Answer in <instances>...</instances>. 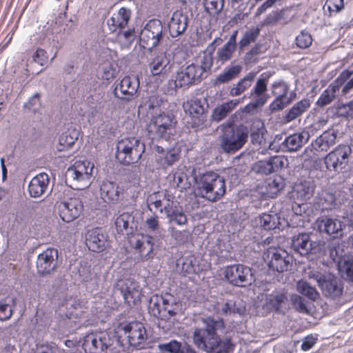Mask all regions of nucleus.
I'll return each mask as SVG.
<instances>
[{"instance_id":"1a4fd4ad","label":"nucleus","mask_w":353,"mask_h":353,"mask_svg":"<svg viewBox=\"0 0 353 353\" xmlns=\"http://www.w3.org/2000/svg\"><path fill=\"white\" fill-rule=\"evenodd\" d=\"M308 277L316 281L326 296L334 299L342 294V287L337 278L330 273L323 274L316 271H310Z\"/></svg>"},{"instance_id":"e433bc0d","label":"nucleus","mask_w":353,"mask_h":353,"mask_svg":"<svg viewBox=\"0 0 353 353\" xmlns=\"http://www.w3.org/2000/svg\"><path fill=\"white\" fill-rule=\"evenodd\" d=\"M256 73L254 72H249L243 79L239 80L236 83L233 84L230 90V95L232 97H237L243 93L245 90L251 87L255 79Z\"/></svg>"},{"instance_id":"5701e85b","label":"nucleus","mask_w":353,"mask_h":353,"mask_svg":"<svg viewBox=\"0 0 353 353\" xmlns=\"http://www.w3.org/2000/svg\"><path fill=\"white\" fill-rule=\"evenodd\" d=\"M123 297L129 305L135 304L141 301V289L140 286L132 279L121 280L117 283Z\"/></svg>"},{"instance_id":"a19ab883","label":"nucleus","mask_w":353,"mask_h":353,"mask_svg":"<svg viewBox=\"0 0 353 353\" xmlns=\"http://www.w3.org/2000/svg\"><path fill=\"white\" fill-rule=\"evenodd\" d=\"M240 103L239 99H232L217 106L212 112V117L214 121H220L225 118Z\"/></svg>"},{"instance_id":"680f3d73","label":"nucleus","mask_w":353,"mask_h":353,"mask_svg":"<svg viewBox=\"0 0 353 353\" xmlns=\"http://www.w3.org/2000/svg\"><path fill=\"white\" fill-rule=\"evenodd\" d=\"M173 301L172 302L163 301V314L168 313L170 316H173L179 310V303L176 302V299L172 296Z\"/></svg>"},{"instance_id":"2f4dec72","label":"nucleus","mask_w":353,"mask_h":353,"mask_svg":"<svg viewBox=\"0 0 353 353\" xmlns=\"http://www.w3.org/2000/svg\"><path fill=\"white\" fill-rule=\"evenodd\" d=\"M105 244V237L101 232V229L95 228L89 230L86 235V245L88 249L92 252H99Z\"/></svg>"},{"instance_id":"a211bd4d","label":"nucleus","mask_w":353,"mask_h":353,"mask_svg":"<svg viewBox=\"0 0 353 353\" xmlns=\"http://www.w3.org/2000/svg\"><path fill=\"white\" fill-rule=\"evenodd\" d=\"M57 208L61 219L69 223L80 215L83 205L77 198H68L58 203Z\"/></svg>"},{"instance_id":"3c124183","label":"nucleus","mask_w":353,"mask_h":353,"mask_svg":"<svg viewBox=\"0 0 353 353\" xmlns=\"http://www.w3.org/2000/svg\"><path fill=\"white\" fill-rule=\"evenodd\" d=\"M296 288L299 293L307 296L311 300H316L319 296L316 289L305 281H299L297 283Z\"/></svg>"},{"instance_id":"393cba45","label":"nucleus","mask_w":353,"mask_h":353,"mask_svg":"<svg viewBox=\"0 0 353 353\" xmlns=\"http://www.w3.org/2000/svg\"><path fill=\"white\" fill-rule=\"evenodd\" d=\"M139 88V79L137 76H125L116 86L114 93L117 97L123 96L124 99H129L134 96Z\"/></svg>"},{"instance_id":"cd10ccee","label":"nucleus","mask_w":353,"mask_h":353,"mask_svg":"<svg viewBox=\"0 0 353 353\" xmlns=\"http://www.w3.org/2000/svg\"><path fill=\"white\" fill-rule=\"evenodd\" d=\"M188 19L181 11H175L169 22V32L172 37L182 34L188 27Z\"/></svg>"},{"instance_id":"c03bdc74","label":"nucleus","mask_w":353,"mask_h":353,"mask_svg":"<svg viewBox=\"0 0 353 353\" xmlns=\"http://www.w3.org/2000/svg\"><path fill=\"white\" fill-rule=\"evenodd\" d=\"M265 130L261 120L253 122L251 128V139L254 144L263 145L265 144Z\"/></svg>"},{"instance_id":"8fccbe9b","label":"nucleus","mask_w":353,"mask_h":353,"mask_svg":"<svg viewBox=\"0 0 353 353\" xmlns=\"http://www.w3.org/2000/svg\"><path fill=\"white\" fill-rule=\"evenodd\" d=\"M257 221L265 230H272L276 228L279 224V218L276 214H263L259 216Z\"/></svg>"},{"instance_id":"423d86ee","label":"nucleus","mask_w":353,"mask_h":353,"mask_svg":"<svg viewBox=\"0 0 353 353\" xmlns=\"http://www.w3.org/2000/svg\"><path fill=\"white\" fill-rule=\"evenodd\" d=\"M176 121L172 115L161 112L152 117L147 125V131L151 139H168L175 132Z\"/></svg>"},{"instance_id":"a18cd8bd","label":"nucleus","mask_w":353,"mask_h":353,"mask_svg":"<svg viewBox=\"0 0 353 353\" xmlns=\"http://www.w3.org/2000/svg\"><path fill=\"white\" fill-rule=\"evenodd\" d=\"M310 101L307 99H304L297 102L286 114L285 121L287 122H290L296 119L303 112H305L306 110L310 106Z\"/></svg>"},{"instance_id":"c85d7f7f","label":"nucleus","mask_w":353,"mask_h":353,"mask_svg":"<svg viewBox=\"0 0 353 353\" xmlns=\"http://www.w3.org/2000/svg\"><path fill=\"white\" fill-rule=\"evenodd\" d=\"M130 17L131 11L130 9L123 7L119 8L108 20V26L110 31L114 32L117 30L124 28L128 24Z\"/></svg>"},{"instance_id":"20e7f679","label":"nucleus","mask_w":353,"mask_h":353,"mask_svg":"<svg viewBox=\"0 0 353 353\" xmlns=\"http://www.w3.org/2000/svg\"><path fill=\"white\" fill-rule=\"evenodd\" d=\"M118 343H128L131 346L140 347L145 342L147 335L143 325L138 321L120 324L116 331Z\"/></svg>"},{"instance_id":"338daca9","label":"nucleus","mask_w":353,"mask_h":353,"mask_svg":"<svg viewBox=\"0 0 353 353\" xmlns=\"http://www.w3.org/2000/svg\"><path fill=\"white\" fill-rule=\"evenodd\" d=\"M101 76L105 80H110L114 77V70L110 63H105L101 66Z\"/></svg>"},{"instance_id":"09e8293b","label":"nucleus","mask_w":353,"mask_h":353,"mask_svg":"<svg viewBox=\"0 0 353 353\" xmlns=\"http://www.w3.org/2000/svg\"><path fill=\"white\" fill-rule=\"evenodd\" d=\"M241 66L232 65L226 68L219 74L215 80L216 83H225L234 79L241 72Z\"/></svg>"},{"instance_id":"603ef678","label":"nucleus","mask_w":353,"mask_h":353,"mask_svg":"<svg viewBox=\"0 0 353 353\" xmlns=\"http://www.w3.org/2000/svg\"><path fill=\"white\" fill-rule=\"evenodd\" d=\"M287 301V297L283 293H273L266 298V305L270 309L278 310L280 306Z\"/></svg>"},{"instance_id":"de8ad7c7","label":"nucleus","mask_w":353,"mask_h":353,"mask_svg":"<svg viewBox=\"0 0 353 353\" xmlns=\"http://www.w3.org/2000/svg\"><path fill=\"white\" fill-rule=\"evenodd\" d=\"M145 111H148V115L151 116V117L159 114V106L157 97L152 96L146 102L140 105L139 112L143 113Z\"/></svg>"},{"instance_id":"f8f14e48","label":"nucleus","mask_w":353,"mask_h":353,"mask_svg":"<svg viewBox=\"0 0 353 353\" xmlns=\"http://www.w3.org/2000/svg\"><path fill=\"white\" fill-rule=\"evenodd\" d=\"M163 26L158 19L148 21L140 33V43L143 48L152 50L162 38Z\"/></svg>"},{"instance_id":"72a5a7b5","label":"nucleus","mask_w":353,"mask_h":353,"mask_svg":"<svg viewBox=\"0 0 353 353\" xmlns=\"http://www.w3.org/2000/svg\"><path fill=\"white\" fill-rule=\"evenodd\" d=\"M133 212H123L117 217L115 220V227L119 233L123 234L125 232L128 234V230H132L137 227V223L134 221Z\"/></svg>"},{"instance_id":"f704fd0d","label":"nucleus","mask_w":353,"mask_h":353,"mask_svg":"<svg viewBox=\"0 0 353 353\" xmlns=\"http://www.w3.org/2000/svg\"><path fill=\"white\" fill-rule=\"evenodd\" d=\"M310 134L307 131H303L301 133H296L285 138L283 143L289 151H296L307 143Z\"/></svg>"},{"instance_id":"0e129e2a","label":"nucleus","mask_w":353,"mask_h":353,"mask_svg":"<svg viewBox=\"0 0 353 353\" xmlns=\"http://www.w3.org/2000/svg\"><path fill=\"white\" fill-rule=\"evenodd\" d=\"M291 301L296 310L303 313H308V310L303 302V299L300 296L297 294L292 295Z\"/></svg>"},{"instance_id":"2eb2a0df","label":"nucleus","mask_w":353,"mask_h":353,"mask_svg":"<svg viewBox=\"0 0 353 353\" xmlns=\"http://www.w3.org/2000/svg\"><path fill=\"white\" fill-rule=\"evenodd\" d=\"M269 77L262 74L256 81L250 92L252 101L244 108V112H250L259 107L263 106L268 100L267 94Z\"/></svg>"},{"instance_id":"7ed1b4c3","label":"nucleus","mask_w":353,"mask_h":353,"mask_svg":"<svg viewBox=\"0 0 353 353\" xmlns=\"http://www.w3.org/2000/svg\"><path fill=\"white\" fill-rule=\"evenodd\" d=\"M292 245L294 250L301 255L305 256L309 253L318 256L326 255L327 253L330 258L335 259L337 252L334 245L331 242L312 241L310 235L307 233H301L293 237Z\"/></svg>"},{"instance_id":"9d476101","label":"nucleus","mask_w":353,"mask_h":353,"mask_svg":"<svg viewBox=\"0 0 353 353\" xmlns=\"http://www.w3.org/2000/svg\"><path fill=\"white\" fill-rule=\"evenodd\" d=\"M115 341L107 332L87 334L83 340V347L86 353H102Z\"/></svg>"},{"instance_id":"dca6fc26","label":"nucleus","mask_w":353,"mask_h":353,"mask_svg":"<svg viewBox=\"0 0 353 353\" xmlns=\"http://www.w3.org/2000/svg\"><path fill=\"white\" fill-rule=\"evenodd\" d=\"M151 236L137 233L129 238L130 246L141 258L144 260L151 259L154 256V244Z\"/></svg>"},{"instance_id":"c756f323","label":"nucleus","mask_w":353,"mask_h":353,"mask_svg":"<svg viewBox=\"0 0 353 353\" xmlns=\"http://www.w3.org/2000/svg\"><path fill=\"white\" fill-rule=\"evenodd\" d=\"M99 192L101 198L105 203H116L120 199L121 193L119 187L109 181H103L100 184Z\"/></svg>"},{"instance_id":"f257e3e1","label":"nucleus","mask_w":353,"mask_h":353,"mask_svg":"<svg viewBox=\"0 0 353 353\" xmlns=\"http://www.w3.org/2000/svg\"><path fill=\"white\" fill-rule=\"evenodd\" d=\"M205 328H196L193 332L194 343L208 353H230L233 345L229 339L221 340L216 332L223 328L222 320L212 318L202 319Z\"/></svg>"},{"instance_id":"a878e982","label":"nucleus","mask_w":353,"mask_h":353,"mask_svg":"<svg viewBox=\"0 0 353 353\" xmlns=\"http://www.w3.org/2000/svg\"><path fill=\"white\" fill-rule=\"evenodd\" d=\"M352 74V73L350 71H343L336 79L335 85H330L321 93L316 101V105L320 107H323L330 104L335 97L336 90L339 89Z\"/></svg>"},{"instance_id":"4be33fe9","label":"nucleus","mask_w":353,"mask_h":353,"mask_svg":"<svg viewBox=\"0 0 353 353\" xmlns=\"http://www.w3.org/2000/svg\"><path fill=\"white\" fill-rule=\"evenodd\" d=\"M148 67L153 76L165 77L172 69L170 55L164 52H155Z\"/></svg>"},{"instance_id":"7c9ffc66","label":"nucleus","mask_w":353,"mask_h":353,"mask_svg":"<svg viewBox=\"0 0 353 353\" xmlns=\"http://www.w3.org/2000/svg\"><path fill=\"white\" fill-rule=\"evenodd\" d=\"M314 188V183L310 181L297 183L293 188L292 197L297 201H306L313 196Z\"/></svg>"},{"instance_id":"f03ea898","label":"nucleus","mask_w":353,"mask_h":353,"mask_svg":"<svg viewBox=\"0 0 353 353\" xmlns=\"http://www.w3.org/2000/svg\"><path fill=\"white\" fill-rule=\"evenodd\" d=\"M194 180L197 195L210 201L219 200L225 193V180L214 172L203 173Z\"/></svg>"},{"instance_id":"6e6d98bb","label":"nucleus","mask_w":353,"mask_h":353,"mask_svg":"<svg viewBox=\"0 0 353 353\" xmlns=\"http://www.w3.org/2000/svg\"><path fill=\"white\" fill-rule=\"evenodd\" d=\"M224 2L225 0H204V6L210 14L216 15L222 11Z\"/></svg>"},{"instance_id":"5fc2aeb1","label":"nucleus","mask_w":353,"mask_h":353,"mask_svg":"<svg viewBox=\"0 0 353 353\" xmlns=\"http://www.w3.org/2000/svg\"><path fill=\"white\" fill-rule=\"evenodd\" d=\"M260 33V28L258 26L252 27L248 29L243 34L240 41L241 48H243L249 45L251 42H254Z\"/></svg>"},{"instance_id":"864d4df0","label":"nucleus","mask_w":353,"mask_h":353,"mask_svg":"<svg viewBox=\"0 0 353 353\" xmlns=\"http://www.w3.org/2000/svg\"><path fill=\"white\" fill-rule=\"evenodd\" d=\"M335 203V196L332 193L322 192L319 196L318 204L323 210L331 209Z\"/></svg>"},{"instance_id":"f3484780","label":"nucleus","mask_w":353,"mask_h":353,"mask_svg":"<svg viewBox=\"0 0 353 353\" xmlns=\"http://www.w3.org/2000/svg\"><path fill=\"white\" fill-rule=\"evenodd\" d=\"M264 259L267 261L270 268L279 272L288 270L290 260L286 251L275 248H269L265 253Z\"/></svg>"},{"instance_id":"4d7b16f0","label":"nucleus","mask_w":353,"mask_h":353,"mask_svg":"<svg viewBox=\"0 0 353 353\" xmlns=\"http://www.w3.org/2000/svg\"><path fill=\"white\" fill-rule=\"evenodd\" d=\"M158 347L162 353H179L181 350V343L173 340L169 343L159 344Z\"/></svg>"},{"instance_id":"39448f33","label":"nucleus","mask_w":353,"mask_h":353,"mask_svg":"<svg viewBox=\"0 0 353 353\" xmlns=\"http://www.w3.org/2000/svg\"><path fill=\"white\" fill-rule=\"evenodd\" d=\"M145 152V145L137 138H127L118 141L116 158L123 164L137 163Z\"/></svg>"},{"instance_id":"ddd939ff","label":"nucleus","mask_w":353,"mask_h":353,"mask_svg":"<svg viewBox=\"0 0 353 353\" xmlns=\"http://www.w3.org/2000/svg\"><path fill=\"white\" fill-rule=\"evenodd\" d=\"M352 154L350 146L340 145L327 154L325 158V163L328 170L337 172L345 169L348 165L349 157Z\"/></svg>"},{"instance_id":"ea45409f","label":"nucleus","mask_w":353,"mask_h":353,"mask_svg":"<svg viewBox=\"0 0 353 353\" xmlns=\"http://www.w3.org/2000/svg\"><path fill=\"white\" fill-rule=\"evenodd\" d=\"M193 170L190 167L188 168L185 166L179 167L174 174V183L181 189L189 188L191 185V181L188 177V174H191Z\"/></svg>"},{"instance_id":"4468645a","label":"nucleus","mask_w":353,"mask_h":353,"mask_svg":"<svg viewBox=\"0 0 353 353\" xmlns=\"http://www.w3.org/2000/svg\"><path fill=\"white\" fill-rule=\"evenodd\" d=\"M225 277L231 284L239 287H245L254 281L251 268L240 264L226 268Z\"/></svg>"},{"instance_id":"69168bd1","label":"nucleus","mask_w":353,"mask_h":353,"mask_svg":"<svg viewBox=\"0 0 353 353\" xmlns=\"http://www.w3.org/2000/svg\"><path fill=\"white\" fill-rule=\"evenodd\" d=\"M233 304V302H226L224 303L221 307V313L224 314H229L232 313H237L241 314L245 311V307L243 306H239L237 307L231 308V305Z\"/></svg>"},{"instance_id":"412c9836","label":"nucleus","mask_w":353,"mask_h":353,"mask_svg":"<svg viewBox=\"0 0 353 353\" xmlns=\"http://www.w3.org/2000/svg\"><path fill=\"white\" fill-rule=\"evenodd\" d=\"M80 134L79 130L74 127H70L63 131L59 137L57 150L59 152H65V157H69L74 154L77 149L74 148L76 141Z\"/></svg>"},{"instance_id":"e2e57ef3","label":"nucleus","mask_w":353,"mask_h":353,"mask_svg":"<svg viewBox=\"0 0 353 353\" xmlns=\"http://www.w3.org/2000/svg\"><path fill=\"white\" fill-rule=\"evenodd\" d=\"M254 169L256 172L263 174H269L273 172L272 165H271L270 159L268 161H261L258 162L255 165Z\"/></svg>"},{"instance_id":"4c0bfd02","label":"nucleus","mask_w":353,"mask_h":353,"mask_svg":"<svg viewBox=\"0 0 353 353\" xmlns=\"http://www.w3.org/2000/svg\"><path fill=\"white\" fill-rule=\"evenodd\" d=\"M183 110L190 117L200 121L204 114V108L201 101L197 99H190L183 103Z\"/></svg>"},{"instance_id":"58836bf2","label":"nucleus","mask_w":353,"mask_h":353,"mask_svg":"<svg viewBox=\"0 0 353 353\" xmlns=\"http://www.w3.org/2000/svg\"><path fill=\"white\" fill-rule=\"evenodd\" d=\"M159 155L157 160L161 165H171L179 159V151L177 148H172L165 151L162 147L157 146Z\"/></svg>"},{"instance_id":"bb28decb","label":"nucleus","mask_w":353,"mask_h":353,"mask_svg":"<svg viewBox=\"0 0 353 353\" xmlns=\"http://www.w3.org/2000/svg\"><path fill=\"white\" fill-rule=\"evenodd\" d=\"M49 185V177L46 173H40L33 177L28 185L29 194L32 197H41L46 192Z\"/></svg>"},{"instance_id":"c9c22d12","label":"nucleus","mask_w":353,"mask_h":353,"mask_svg":"<svg viewBox=\"0 0 353 353\" xmlns=\"http://www.w3.org/2000/svg\"><path fill=\"white\" fill-rule=\"evenodd\" d=\"M335 141L336 135L334 132H325L312 143L311 146L315 152L327 151L335 143Z\"/></svg>"},{"instance_id":"052dcab7","label":"nucleus","mask_w":353,"mask_h":353,"mask_svg":"<svg viewBox=\"0 0 353 353\" xmlns=\"http://www.w3.org/2000/svg\"><path fill=\"white\" fill-rule=\"evenodd\" d=\"M165 196L163 193H158L151 195L149 199V208L152 210L153 206L155 209H159L161 212H163V197Z\"/></svg>"},{"instance_id":"37998d69","label":"nucleus","mask_w":353,"mask_h":353,"mask_svg":"<svg viewBox=\"0 0 353 353\" xmlns=\"http://www.w3.org/2000/svg\"><path fill=\"white\" fill-rule=\"evenodd\" d=\"M15 307L16 299L14 297L8 296L0 300V321H4L10 319Z\"/></svg>"},{"instance_id":"49530a36","label":"nucleus","mask_w":353,"mask_h":353,"mask_svg":"<svg viewBox=\"0 0 353 353\" xmlns=\"http://www.w3.org/2000/svg\"><path fill=\"white\" fill-rule=\"evenodd\" d=\"M339 271L341 276L349 281L353 280V257H344L338 263Z\"/></svg>"},{"instance_id":"9b49d317","label":"nucleus","mask_w":353,"mask_h":353,"mask_svg":"<svg viewBox=\"0 0 353 353\" xmlns=\"http://www.w3.org/2000/svg\"><path fill=\"white\" fill-rule=\"evenodd\" d=\"M248 131L243 128H228L221 139V147L226 152L239 150L245 143Z\"/></svg>"},{"instance_id":"6e6552de","label":"nucleus","mask_w":353,"mask_h":353,"mask_svg":"<svg viewBox=\"0 0 353 353\" xmlns=\"http://www.w3.org/2000/svg\"><path fill=\"white\" fill-rule=\"evenodd\" d=\"M93 168L94 164L88 161H77L68 168L67 179L72 181L76 188L84 189L91 184Z\"/></svg>"},{"instance_id":"bf43d9fd","label":"nucleus","mask_w":353,"mask_h":353,"mask_svg":"<svg viewBox=\"0 0 353 353\" xmlns=\"http://www.w3.org/2000/svg\"><path fill=\"white\" fill-rule=\"evenodd\" d=\"M312 42V39L307 32H301L296 38V46L300 48H308Z\"/></svg>"},{"instance_id":"aec40b11","label":"nucleus","mask_w":353,"mask_h":353,"mask_svg":"<svg viewBox=\"0 0 353 353\" xmlns=\"http://www.w3.org/2000/svg\"><path fill=\"white\" fill-rule=\"evenodd\" d=\"M58 252L48 248L39 254L36 262L37 272L40 275H47L52 272L57 265Z\"/></svg>"},{"instance_id":"0eeeda50","label":"nucleus","mask_w":353,"mask_h":353,"mask_svg":"<svg viewBox=\"0 0 353 353\" xmlns=\"http://www.w3.org/2000/svg\"><path fill=\"white\" fill-rule=\"evenodd\" d=\"M202 75V69L199 65L191 63L186 66H181L174 79L169 81V90L171 94L174 93L177 88L188 87L199 81Z\"/></svg>"},{"instance_id":"13d9d810","label":"nucleus","mask_w":353,"mask_h":353,"mask_svg":"<svg viewBox=\"0 0 353 353\" xmlns=\"http://www.w3.org/2000/svg\"><path fill=\"white\" fill-rule=\"evenodd\" d=\"M135 34L133 30L124 32L119 31L118 34V40L123 47H128L135 39Z\"/></svg>"},{"instance_id":"473e14b6","label":"nucleus","mask_w":353,"mask_h":353,"mask_svg":"<svg viewBox=\"0 0 353 353\" xmlns=\"http://www.w3.org/2000/svg\"><path fill=\"white\" fill-rule=\"evenodd\" d=\"M172 295L165 294V296H159L157 294L152 295L149 301L148 308L150 312L154 316L163 317L166 316L165 314H163V301L172 302Z\"/></svg>"},{"instance_id":"6ab92c4d","label":"nucleus","mask_w":353,"mask_h":353,"mask_svg":"<svg viewBox=\"0 0 353 353\" xmlns=\"http://www.w3.org/2000/svg\"><path fill=\"white\" fill-rule=\"evenodd\" d=\"M272 92L276 99L270 107L272 111L281 110L292 100V94L289 92V86L283 81L275 82L272 85Z\"/></svg>"},{"instance_id":"b1692460","label":"nucleus","mask_w":353,"mask_h":353,"mask_svg":"<svg viewBox=\"0 0 353 353\" xmlns=\"http://www.w3.org/2000/svg\"><path fill=\"white\" fill-rule=\"evenodd\" d=\"M316 225L321 232L335 236H342L343 229L345 227L341 221L327 216L317 219Z\"/></svg>"},{"instance_id":"79ce46f5","label":"nucleus","mask_w":353,"mask_h":353,"mask_svg":"<svg viewBox=\"0 0 353 353\" xmlns=\"http://www.w3.org/2000/svg\"><path fill=\"white\" fill-rule=\"evenodd\" d=\"M236 34L231 36L223 47L217 50L218 61L221 63L230 60L236 47Z\"/></svg>"},{"instance_id":"774afa93","label":"nucleus","mask_w":353,"mask_h":353,"mask_svg":"<svg viewBox=\"0 0 353 353\" xmlns=\"http://www.w3.org/2000/svg\"><path fill=\"white\" fill-rule=\"evenodd\" d=\"M33 61L40 65H44L48 61L46 52L43 49H38L33 54Z\"/></svg>"}]
</instances>
